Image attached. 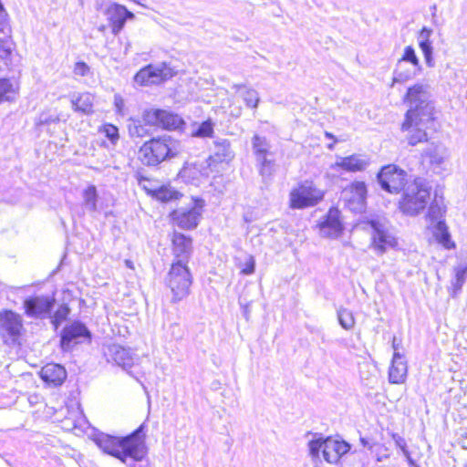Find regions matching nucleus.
<instances>
[{
  "label": "nucleus",
  "instance_id": "54",
  "mask_svg": "<svg viewBox=\"0 0 467 467\" xmlns=\"http://www.w3.org/2000/svg\"><path fill=\"white\" fill-rule=\"evenodd\" d=\"M325 136H326L327 139H331V140H334V142H337V140H336L335 136H334L332 133H330V132H328V131H326V132H325Z\"/></svg>",
  "mask_w": 467,
  "mask_h": 467
},
{
  "label": "nucleus",
  "instance_id": "11",
  "mask_svg": "<svg viewBox=\"0 0 467 467\" xmlns=\"http://www.w3.org/2000/svg\"><path fill=\"white\" fill-rule=\"evenodd\" d=\"M368 189L364 182L356 181L341 192V201L354 213H361L367 203Z\"/></svg>",
  "mask_w": 467,
  "mask_h": 467
},
{
  "label": "nucleus",
  "instance_id": "7",
  "mask_svg": "<svg viewBox=\"0 0 467 467\" xmlns=\"http://www.w3.org/2000/svg\"><path fill=\"white\" fill-rule=\"evenodd\" d=\"M142 119L150 126H157L168 130H182L186 125L179 114L161 109H145Z\"/></svg>",
  "mask_w": 467,
  "mask_h": 467
},
{
  "label": "nucleus",
  "instance_id": "16",
  "mask_svg": "<svg viewBox=\"0 0 467 467\" xmlns=\"http://www.w3.org/2000/svg\"><path fill=\"white\" fill-rule=\"evenodd\" d=\"M23 329L22 317L12 310L0 311V336L5 343H16Z\"/></svg>",
  "mask_w": 467,
  "mask_h": 467
},
{
  "label": "nucleus",
  "instance_id": "14",
  "mask_svg": "<svg viewBox=\"0 0 467 467\" xmlns=\"http://www.w3.org/2000/svg\"><path fill=\"white\" fill-rule=\"evenodd\" d=\"M422 163L435 174H441L445 171V164L449 158L448 149L441 143L431 142L421 153Z\"/></svg>",
  "mask_w": 467,
  "mask_h": 467
},
{
  "label": "nucleus",
  "instance_id": "6",
  "mask_svg": "<svg viewBox=\"0 0 467 467\" xmlns=\"http://www.w3.org/2000/svg\"><path fill=\"white\" fill-rule=\"evenodd\" d=\"M166 283L172 293V303L187 297L192 284V276L187 264L172 263Z\"/></svg>",
  "mask_w": 467,
  "mask_h": 467
},
{
  "label": "nucleus",
  "instance_id": "36",
  "mask_svg": "<svg viewBox=\"0 0 467 467\" xmlns=\"http://www.w3.org/2000/svg\"><path fill=\"white\" fill-rule=\"evenodd\" d=\"M142 120L139 119H131L130 123L128 126L129 134L131 138H145L150 135V130L147 127V123H142Z\"/></svg>",
  "mask_w": 467,
  "mask_h": 467
},
{
  "label": "nucleus",
  "instance_id": "55",
  "mask_svg": "<svg viewBox=\"0 0 467 467\" xmlns=\"http://www.w3.org/2000/svg\"><path fill=\"white\" fill-rule=\"evenodd\" d=\"M115 105L118 108V109L119 110L120 109V106L122 105V100L121 99L119 100L118 99H115Z\"/></svg>",
  "mask_w": 467,
  "mask_h": 467
},
{
  "label": "nucleus",
  "instance_id": "5",
  "mask_svg": "<svg viewBox=\"0 0 467 467\" xmlns=\"http://www.w3.org/2000/svg\"><path fill=\"white\" fill-rule=\"evenodd\" d=\"M251 148L259 174L264 179L271 178L276 164L270 140L265 136L254 134L251 139Z\"/></svg>",
  "mask_w": 467,
  "mask_h": 467
},
{
  "label": "nucleus",
  "instance_id": "34",
  "mask_svg": "<svg viewBox=\"0 0 467 467\" xmlns=\"http://www.w3.org/2000/svg\"><path fill=\"white\" fill-rule=\"evenodd\" d=\"M83 205L86 210L90 213L98 211L97 203L99 200L98 191L96 186L89 185L83 191Z\"/></svg>",
  "mask_w": 467,
  "mask_h": 467
},
{
  "label": "nucleus",
  "instance_id": "33",
  "mask_svg": "<svg viewBox=\"0 0 467 467\" xmlns=\"http://www.w3.org/2000/svg\"><path fill=\"white\" fill-rule=\"evenodd\" d=\"M13 64V48L9 39L0 41V71L10 69Z\"/></svg>",
  "mask_w": 467,
  "mask_h": 467
},
{
  "label": "nucleus",
  "instance_id": "22",
  "mask_svg": "<svg viewBox=\"0 0 467 467\" xmlns=\"http://www.w3.org/2000/svg\"><path fill=\"white\" fill-rule=\"evenodd\" d=\"M349 450L350 445L347 441L327 438L325 439L323 458L329 463H336Z\"/></svg>",
  "mask_w": 467,
  "mask_h": 467
},
{
  "label": "nucleus",
  "instance_id": "31",
  "mask_svg": "<svg viewBox=\"0 0 467 467\" xmlns=\"http://www.w3.org/2000/svg\"><path fill=\"white\" fill-rule=\"evenodd\" d=\"M93 95L86 92L81 93L76 99H73L71 103L75 111H78L83 114H90L93 112Z\"/></svg>",
  "mask_w": 467,
  "mask_h": 467
},
{
  "label": "nucleus",
  "instance_id": "12",
  "mask_svg": "<svg viewBox=\"0 0 467 467\" xmlns=\"http://www.w3.org/2000/svg\"><path fill=\"white\" fill-rule=\"evenodd\" d=\"M202 200H194L191 207H180L171 213V217L173 223L182 229H195L202 217Z\"/></svg>",
  "mask_w": 467,
  "mask_h": 467
},
{
  "label": "nucleus",
  "instance_id": "56",
  "mask_svg": "<svg viewBox=\"0 0 467 467\" xmlns=\"http://www.w3.org/2000/svg\"><path fill=\"white\" fill-rule=\"evenodd\" d=\"M392 347H393V348H394L395 352H398L397 350H398V348H399V345H398V344H396V338H395V337H394V339H393Z\"/></svg>",
  "mask_w": 467,
  "mask_h": 467
},
{
  "label": "nucleus",
  "instance_id": "30",
  "mask_svg": "<svg viewBox=\"0 0 467 467\" xmlns=\"http://www.w3.org/2000/svg\"><path fill=\"white\" fill-rule=\"evenodd\" d=\"M420 69H416L414 67H408L406 64L398 61L396 67L393 71V83H403L414 78Z\"/></svg>",
  "mask_w": 467,
  "mask_h": 467
},
{
  "label": "nucleus",
  "instance_id": "3",
  "mask_svg": "<svg viewBox=\"0 0 467 467\" xmlns=\"http://www.w3.org/2000/svg\"><path fill=\"white\" fill-rule=\"evenodd\" d=\"M145 426L141 424L131 433L123 436L119 459L127 467H150Z\"/></svg>",
  "mask_w": 467,
  "mask_h": 467
},
{
  "label": "nucleus",
  "instance_id": "26",
  "mask_svg": "<svg viewBox=\"0 0 467 467\" xmlns=\"http://www.w3.org/2000/svg\"><path fill=\"white\" fill-rule=\"evenodd\" d=\"M432 32V29L423 26L418 36L419 47L422 51L427 66L430 67H433L435 66L433 47L430 40Z\"/></svg>",
  "mask_w": 467,
  "mask_h": 467
},
{
  "label": "nucleus",
  "instance_id": "15",
  "mask_svg": "<svg viewBox=\"0 0 467 467\" xmlns=\"http://www.w3.org/2000/svg\"><path fill=\"white\" fill-rule=\"evenodd\" d=\"M371 228V246L378 254H383L388 248L397 245L396 238L388 231L386 225L378 219L368 221Z\"/></svg>",
  "mask_w": 467,
  "mask_h": 467
},
{
  "label": "nucleus",
  "instance_id": "52",
  "mask_svg": "<svg viewBox=\"0 0 467 467\" xmlns=\"http://www.w3.org/2000/svg\"><path fill=\"white\" fill-rule=\"evenodd\" d=\"M360 442H361V444H362L364 447H368V449H371V448H372V447H371V445L369 444L368 441L366 438H364V437H361V438H360Z\"/></svg>",
  "mask_w": 467,
  "mask_h": 467
},
{
  "label": "nucleus",
  "instance_id": "21",
  "mask_svg": "<svg viewBox=\"0 0 467 467\" xmlns=\"http://www.w3.org/2000/svg\"><path fill=\"white\" fill-rule=\"evenodd\" d=\"M106 15L111 25L112 33L114 35H117L120 32L128 18L134 16V15L130 12L124 5H119L117 3H112L108 6Z\"/></svg>",
  "mask_w": 467,
  "mask_h": 467
},
{
  "label": "nucleus",
  "instance_id": "2",
  "mask_svg": "<svg viewBox=\"0 0 467 467\" xmlns=\"http://www.w3.org/2000/svg\"><path fill=\"white\" fill-rule=\"evenodd\" d=\"M182 151L180 140L170 135H163L144 142L139 150V159L142 164L155 167L177 157Z\"/></svg>",
  "mask_w": 467,
  "mask_h": 467
},
{
  "label": "nucleus",
  "instance_id": "20",
  "mask_svg": "<svg viewBox=\"0 0 467 467\" xmlns=\"http://www.w3.org/2000/svg\"><path fill=\"white\" fill-rule=\"evenodd\" d=\"M318 226L322 236L328 238L338 237L344 229L340 222L339 211L337 208L329 209L325 220Z\"/></svg>",
  "mask_w": 467,
  "mask_h": 467
},
{
  "label": "nucleus",
  "instance_id": "39",
  "mask_svg": "<svg viewBox=\"0 0 467 467\" xmlns=\"http://www.w3.org/2000/svg\"><path fill=\"white\" fill-rule=\"evenodd\" d=\"M337 319L340 326L346 330L352 329L355 325L353 314L347 308H340L337 311Z\"/></svg>",
  "mask_w": 467,
  "mask_h": 467
},
{
  "label": "nucleus",
  "instance_id": "57",
  "mask_svg": "<svg viewBox=\"0 0 467 467\" xmlns=\"http://www.w3.org/2000/svg\"><path fill=\"white\" fill-rule=\"evenodd\" d=\"M334 143H335V142H333V143H329V144L327 145V148H328L329 150H333V149H334Z\"/></svg>",
  "mask_w": 467,
  "mask_h": 467
},
{
  "label": "nucleus",
  "instance_id": "47",
  "mask_svg": "<svg viewBox=\"0 0 467 467\" xmlns=\"http://www.w3.org/2000/svg\"><path fill=\"white\" fill-rule=\"evenodd\" d=\"M68 314L69 308L67 306H59L53 315L52 323L54 326L57 327L64 320H66Z\"/></svg>",
  "mask_w": 467,
  "mask_h": 467
},
{
  "label": "nucleus",
  "instance_id": "41",
  "mask_svg": "<svg viewBox=\"0 0 467 467\" xmlns=\"http://www.w3.org/2000/svg\"><path fill=\"white\" fill-rule=\"evenodd\" d=\"M11 36V26L8 20V14L5 9L0 10V41L9 39Z\"/></svg>",
  "mask_w": 467,
  "mask_h": 467
},
{
  "label": "nucleus",
  "instance_id": "17",
  "mask_svg": "<svg viewBox=\"0 0 467 467\" xmlns=\"http://www.w3.org/2000/svg\"><path fill=\"white\" fill-rule=\"evenodd\" d=\"M91 333L88 327L79 321L66 326L60 335V347L63 351H69L73 345L89 341Z\"/></svg>",
  "mask_w": 467,
  "mask_h": 467
},
{
  "label": "nucleus",
  "instance_id": "27",
  "mask_svg": "<svg viewBox=\"0 0 467 467\" xmlns=\"http://www.w3.org/2000/svg\"><path fill=\"white\" fill-rule=\"evenodd\" d=\"M19 94V84L16 80L7 78H0V105L13 103Z\"/></svg>",
  "mask_w": 467,
  "mask_h": 467
},
{
  "label": "nucleus",
  "instance_id": "24",
  "mask_svg": "<svg viewBox=\"0 0 467 467\" xmlns=\"http://www.w3.org/2000/svg\"><path fill=\"white\" fill-rule=\"evenodd\" d=\"M408 368L403 357L399 352H394L391 366L389 369V380L392 384H401L407 377Z\"/></svg>",
  "mask_w": 467,
  "mask_h": 467
},
{
  "label": "nucleus",
  "instance_id": "35",
  "mask_svg": "<svg viewBox=\"0 0 467 467\" xmlns=\"http://www.w3.org/2000/svg\"><path fill=\"white\" fill-rule=\"evenodd\" d=\"M246 88L244 84H234L232 88L236 92L240 91L242 88ZM242 97L245 102V105L249 108L255 109L259 103V96L256 90L253 88H245L244 92L242 94Z\"/></svg>",
  "mask_w": 467,
  "mask_h": 467
},
{
  "label": "nucleus",
  "instance_id": "45",
  "mask_svg": "<svg viewBox=\"0 0 467 467\" xmlns=\"http://www.w3.org/2000/svg\"><path fill=\"white\" fill-rule=\"evenodd\" d=\"M467 277V265L458 266L455 269V282L453 286L455 289H462Z\"/></svg>",
  "mask_w": 467,
  "mask_h": 467
},
{
  "label": "nucleus",
  "instance_id": "1",
  "mask_svg": "<svg viewBox=\"0 0 467 467\" xmlns=\"http://www.w3.org/2000/svg\"><path fill=\"white\" fill-rule=\"evenodd\" d=\"M405 101L409 109L401 125V130L407 132L406 139L410 146L428 141V130L434 128V105L431 100L428 87L415 84L408 88Z\"/></svg>",
  "mask_w": 467,
  "mask_h": 467
},
{
  "label": "nucleus",
  "instance_id": "38",
  "mask_svg": "<svg viewBox=\"0 0 467 467\" xmlns=\"http://www.w3.org/2000/svg\"><path fill=\"white\" fill-rule=\"evenodd\" d=\"M445 211V206L435 199L429 207L427 217L431 223L435 224L438 221H444Z\"/></svg>",
  "mask_w": 467,
  "mask_h": 467
},
{
  "label": "nucleus",
  "instance_id": "25",
  "mask_svg": "<svg viewBox=\"0 0 467 467\" xmlns=\"http://www.w3.org/2000/svg\"><path fill=\"white\" fill-rule=\"evenodd\" d=\"M369 162L367 159L359 155L353 154L348 157H340L336 161L334 167L342 169L346 171L357 172L367 169Z\"/></svg>",
  "mask_w": 467,
  "mask_h": 467
},
{
  "label": "nucleus",
  "instance_id": "59",
  "mask_svg": "<svg viewBox=\"0 0 467 467\" xmlns=\"http://www.w3.org/2000/svg\"><path fill=\"white\" fill-rule=\"evenodd\" d=\"M126 264H127L128 266H130V264L129 261H126Z\"/></svg>",
  "mask_w": 467,
  "mask_h": 467
},
{
  "label": "nucleus",
  "instance_id": "49",
  "mask_svg": "<svg viewBox=\"0 0 467 467\" xmlns=\"http://www.w3.org/2000/svg\"><path fill=\"white\" fill-rule=\"evenodd\" d=\"M255 260L254 256L249 255L244 264L241 273L245 275H249L254 273Z\"/></svg>",
  "mask_w": 467,
  "mask_h": 467
},
{
  "label": "nucleus",
  "instance_id": "8",
  "mask_svg": "<svg viewBox=\"0 0 467 467\" xmlns=\"http://www.w3.org/2000/svg\"><path fill=\"white\" fill-rule=\"evenodd\" d=\"M323 198V192L317 189L312 182L306 181L290 192V207L292 209L312 207L317 205Z\"/></svg>",
  "mask_w": 467,
  "mask_h": 467
},
{
  "label": "nucleus",
  "instance_id": "48",
  "mask_svg": "<svg viewBox=\"0 0 467 467\" xmlns=\"http://www.w3.org/2000/svg\"><path fill=\"white\" fill-rule=\"evenodd\" d=\"M168 333L171 340H181L183 337V328L178 323H172L169 327Z\"/></svg>",
  "mask_w": 467,
  "mask_h": 467
},
{
  "label": "nucleus",
  "instance_id": "10",
  "mask_svg": "<svg viewBox=\"0 0 467 467\" xmlns=\"http://www.w3.org/2000/svg\"><path fill=\"white\" fill-rule=\"evenodd\" d=\"M407 172L396 165L389 164L381 168L378 173V182L381 189L389 193H399L408 185Z\"/></svg>",
  "mask_w": 467,
  "mask_h": 467
},
{
  "label": "nucleus",
  "instance_id": "37",
  "mask_svg": "<svg viewBox=\"0 0 467 467\" xmlns=\"http://www.w3.org/2000/svg\"><path fill=\"white\" fill-rule=\"evenodd\" d=\"M154 197L163 202L177 200L182 194L169 186H161L153 192Z\"/></svg>",
  "mask_w": 467,
  "mask_h": 467
},
{
  "label": "nucleus",
  "instance_id": "46",
  "mask_svg": "<svg viewBox=\"0 0 467 467\" xmlns=\"http://www.w3.org/2000/svg\"><path fill=\"white\" fill-rule=\"evenodd\" d=\"M58 120V117L53 116L48 112H42L36 118L35 124L37 127H41L44 125H48L50 123H56Z\"/></svg>",
  "mask_w": 467,
  "mask_h": 467
},
{
  "label": "nucleus",
  "instance_id": "53",
  "mask_svg": "<svg viewBox=\"0 0 467 467\" xmlns=\"http://www.w3.org/2000/svg\"><path fill=\"white\" fill-rule=\"evenodd\" d=\"M404 456L407 458V461L409 462V464L410 466H415V462L414 460L410 457V453L409 452V454H404Z\"/></svg>",
  "mask_w": 467,
  "mask_h": 467
},
{
  "label": "nucleus",
  "instance_id": "19",
  "mask_svg": "<svg viewBox=\"0 0 467 467\" xmlns=\"http://www.w3.org/2000/svg\"><path fill=\"white\" fill-rule=\"evenodd\" d=\"M173 263L188 264L192 254V240L190 236L174 232L172 235Z\"/></svg>",
  "mask_w": 467,
  "mask_h": 467
},
{
  "label": "nucleus",
  "instance_id": "43",
  "mask_svg": "<svg viewBox=\"0 0 467 467\" xmlns=\"http://www.w3.org/2000/svg\"><path fill=\"white\" fill-rule=\"evenodd\" d=\"M325 446L324 439L312 440L308 442L309 454L314 459L320 458V452L323 453Z\"/></svg>",
  "mask_w": 467,
  "mask_h": 467
},
{
  "label": "nucleus",
  "instance_id": "32",
  "mask_svg": "<svg viewBox=\"0 0 467 467\" xmlns=\"http://www.w3.org/2000/svg\"><path fill=\"white\" fill-rule=\"evenodd\" d=\"M213 153L217 161H228L234 157L230 142L225 139H217L213 141Z\"/></svg>",
  "mask_w": 467,
  "mask_h": 467
},
{
  "label": "nucleus",
  "instance_id": "58",
  "mask_svg": "<svg viewBox=\"0 0 467 467\" xmlns=\"http://www.w3.org/2000/svg\"><path fill=\"white\" fill-rule=\"evenodd\" d=\"M126 264H127L128 266H130V264L129 261H126Z\"/></svg>",
  "mask_w": 467,
  "mask_h": 467
},
{
  "label": "nucleus",
  "instance_id": "4",
  "mask_svg": "<svg viewBox=\"0 0 467 467\" xmlns=\"http://www.w3.org/2000/svg\"><path fill=\"white\" fill-rule=\"evenodd\" d=\"M430 195L431 186L428 185L426 180L415 178L404 189L400 208L402 213L408 215H417L426 208Z\"/></svg>",
  "mask_w": 467,
  "mask_h": 467
},
{
  "label": "nucleus",
  "instance_id": "13",
  "mask_svg": "<svg viewBox=\"0 0 467 467\" xmlns=\"http://www.w3.org/2000/svg\"><path fill=\"white\" fill-rule=\"evenodd\" d=\"M56 304L52 296H32L24 300L25 314L31 318L45 319L51 317Z\"/></svg>",
  "mask_w": 467,
  "mask_h": 467
},
{
  "label": "nucleus",
  "instance_id": "29",
  "mask_svg": "<svg viewBox=\"0 0 467 467\" xmlns=\"http://www.w3.org/2000/svg\"><path fill=\"white\" fill-rule=\"evenodd\" d=\"M432 233L437 242L445 249L455 248V243L451 238L445 221H438L437 223L433 224Z\"/></svg>",
  "mask_w": 467,
  "mask_h": 467
},
{
  "label": "nucleus",
  "instance_id": "18",
  "mask_svg": "<svg viewBox=\"0 0 467 467\" xmlns=\"http://www.w3.org/2000/svg\"><path fill=\"white\" fill-rule=\"evenodd\" d=\"M171 69L165 63L148 65L135 75V81L142 86L156 85L171 78Z\"/></svg>",
  "mask_w": 467,
  "mask_h": 467
},
{
  "label": "nucleus",
  "instance_id": "23",
  "mask_svg": "<svg viewBox=\"0 0 467 467\" xmlns=\"http://www.w3.org/2000/svg\"><path fill=\"white\" fill-rule=\"evenodd\" d=\"M40 377L47 384L60 386L67 378V372L63 366L48 363L41 368Z\"/></svg>",
  "mask_w": 467,
  "mask_h": 467
},
{
  "label": "nucleus",
  "instance_id": "28",
  "mask_svg": "<svg viewBox=\"0 0 467 467\" xmlns=\"http://www.w3.org/2000/svg\"><path fill=\"white\" fill-rule=\"evenodd\" d=\"M122 437L101 434L96 439L98 446L107 454L119 459Z\"/></svg>",
  "mask_w": 467,
  "mask_h": 467
},
{
  "label": "nucleus",
  "instance_id": "9",
  "mask_svg": "<svg viewBox=\"0 0 467 467\" xmlns=\"http://www.w3.org/2000/svg\"><path fill=\"white\" fill-rule=\"evenodd\" d=\"M104 354L108 362H113L123 370L127 371L131 377L136 379H139V372L133 371L131 368H137L140 358L130 348H125L119 344H112L106 348Z\"/></svg>",
  "mask_w": 467,
  "mask_h": 467
},
{
  "label": "nucleus",
  "instance_id": "42",
  "mask_svg": "<svg viewBox=\"0 0 467 467\" xmlns=\"http://www.w3.org/2000/svg\"><path fill=\"white\" fill-rule=\"evenodd\" d=\"M213 133V123L208 119L202 122L198 128L192 132V136L199 138L212 137Z\"/></svg>",
  "mask_w": 467,
  "mask_h": 467
},
{
  "label": "nucleus",
  "instance_id": "50",
  "mask_svg": "<svg viewBox=\"0 0 467 467\" xmlns=\"http://www.w3.org/2000/svg\"><path fill=\"white\" fill-rule=\"evenodd\" d=\"M89 72V67L85 62H77L74 67V73L76 75L84 77Z\"/></svg>",
  "mask_w": 467,
  "mask_h": 467
},
{
  "label": "nucleus",
  "instance_id": "40",
  "mask_svg": "<svg viewBox=\"0 0 467 467\" xmlns=\"http://www.w3.org/2000/svg\"><path fill=\"white\" fill-rule=\"evenodd\" d=\"M398 61H401L403 64L410 63L411 67L421 70L420 60L415 53V49L411 46L404 48L403 55Z\"/></svg>",
  "mask_w": 467,
  "mask_h": 467
},
{
  "label": "nucleus",
  "instance_id": "44",
  "mask_svg": "<svg viewBox=\"0 0 467 467\" xmlns=\"http://www.w3.org/2000/svg\"><path fill=\"white\" fill-rule=\"evenodd\" d=\"M102 131L112 144H116L118 142L119 134V129L115 125L107 123L103 126Z\"/></svg>",
  "mask_w": 467,
  "mask_h": 467
},
{
  "label": "nucleus",
  "instance_id": "51",
  "mask_svg": "<svg viewBox=\"0 0 467 467\" xmlns=\"http://www.w3.org/2000/svg\"><path fill=\"white\" fill-rule=\"evenodd\" d=\"M396 445L402 451L403 454H409L406 441L400 436H394Z\"/></svg>",
  "mask_w": 467,
  "mask_h": 467
}]
</instances>
